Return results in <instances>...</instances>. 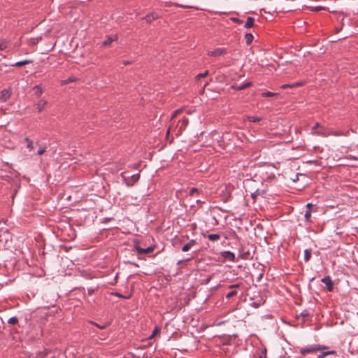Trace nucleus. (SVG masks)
<instances>
[{"mask_svg": "<svg viewBox=\"0 0 358 358\" xmlns=\"http://www.w3.org/2000/svg\"><path fill=\"white\" fill-rule=\"evenodd\" d=\"M328 349V346L320 345V344H315L310 345L308 347L302 348L300 349V353L301 355H305L306 353H313L317 351H320L322 350H327Z\"/></svg>", "mask_w": 358, "mask_h": 358, "instance_id": "f257e3e1", "label": "nucleus"}, {"mask_svg": "<svg viewBox=\"0 0 358 358\" xmlns=\"http://www.w3.org/2000/svg\"><path fill=\"white\" fill-rule=\"evenodd\" d=\"M329 129L322 126L317 130H311L310 134L313 135L320 136L322 137H328L329 136Z\"/></svg>", "mask_w": 358, "mask_h": 358, "instance_id": "f03ea898", "label": "nucleus"}, {"mask_svg": "<svg viewBox=\"0 0 358 358\" xmlns=\"http://www.w3.org/2000/svg\"><path fill=\"white\" fill-rule=\"evenodd\" d=\"M189 124L187 117H184L182 120H179L177 124L178 133L182 132Z\"/></svg>", "mask_w": 358, "mask_h": 358, "instance_id": "7ed1b4c3", "label": "nucleus"}, {"mask_svg": "<svg viewBox=\"0 0 358 358\" xmlns=\"http://www.w3.org/2000/svg\"><path fill=\"white\" fill-rule=\"evenodd\" d=\"M227 53V50L224 48H217L213 50L209 51L208 55L210 57H219Z\"/></svg>", "mask_w": 358, "mask_h": 358, "instance_id": "20e7f679", "label": "nucleus"}, {"mask_svg": "<svg viewBox=\"0 0 358 358\" xmlns=\"http://www.w3.org/2000/svg\"><path fill=\"white\" fill-rule=\"evenodd\" d=\"M221 256L227 259V260H229L231 262H236V257H235V255L234 252H231V251H229V250H226V251H222L221 252Z\"/></svg>", "mask_w": 358, "mask_h": 358, "instance_id": "39448f33", "label": "nucleus"}, {"mask_svg": "<svg viewBox=\"0 0 358 358\" xmlns=\"http://www.w3.org/2000/svg\"><path fill=\"white\" fill-rule=\"evenodd\" d=\"M321 282L326 285L328 291L331 292L333 290L334 284L330 276L327 275L322 278Z\"/></svg>", "mask_w": 358, "mask_h": 358, "instance_id": "423d86ee", "label": "nucleus"}, {"mask_svg": "<svg viewBox=\"0 0 358 358\" xmlns=\"http://www.w3.org/2000/svg\"><path fill=\"white\" fill-rule=\"evenodd\" d=\"M134 247L138 255L150 253L154 250V248L152 246L147 247L146 248H142L138 245L135 244Z\"/></svg>", "mask_w": 358, "mask_h": 358, "instance_id": "0eeeda50", "label": "nucleus"}, {"mask_svg": "<svg viewBox=\"0 0 358 358\" xmlns=\"http://www.w3.org/2000/svg\"><path fill=\"white\" fill-rule=\"evenodd\" d=\"M328 134H329V136H346L349 134V131H341V130L334 131L333 129H329Z\"/></svg>", "mask_w": 358, "mask_h": 358, "instance_id": "6e6552de", "label": "nucleus"}, {"mask_svg": "<svg viewBox=\"0 0 358 358\" xmlns=\"http://www.w3.org/2000/svg\"><path fill=\"white\" fill-rule=\"evenodd\" d=\"M159 17V15L155 12L146 15L143 19L148 22L150 23L152 21L157 20Z\"/></svg>", "mask_w": 358, "mask_h": 358, "instance_id": "1a4fd4ad", "label": "nucleus"}, {"mask_svg": "<svg viewBox=\"0 0 358 358\" xmlns=\"http://www.w3.org/2000/svg\"><path fill=\"white\" fill-rule=\"evenodd\" d=\"M196 244V241L194 239H192L190 240L188 243H187L186 244H185L182 247V252H187L190 250V248L192 247H193L194 245H195Z\"/></svg>", "mask_w": 358, "mask_h": 358, "instance_id": "9d476101", "label": "nucleus"}, {"mask_svg": "<svg viewBox=\"0 0 358 358\" xmlns=\"http://www.w3.org/2000/svg\"><path fill=\"white\" fill-rule=\"evenodd\" d=\"M117 40V36H107L106 39L102 43L103 46H106L110 45L112 42Z\"/></svg>", "mask_w": 358, "mask_h": 358, "instance_id": "9b49d317", "label": "nucleus"}, {"mask_svg": "<svg viewBox=\"0 0 358 358\" xmlns=\"http://www.w3.org/2000/svg\"><path fill=\"white\" fill-rule=\"evenodd\" d=\"M47 104H48L47 101H45V99H41L36 104V109L38 110V112H41L45 108V107L46 106Z\"/></svg>", "mask_w": 358, "mask_h": 358, "instance_id": "f8f14e48", "label": "nucleus"}, {"mask_svg": "<svg viewBox=\"0 0 358 358\" xmlns=\"http://www.w3.org/2000/svg\"><path fill=\"white\" fill-rule=\"evenodd\" d=\"M250 85H251V83L248 82V83H243L240 85H233V86H231V88H233L234 90H235L236 91H241V90H243L250 87Z\"/></svg>", "mask_w": 358, "mask_h": 358, "instance_id": "ddd939ff", "label": "nucleus"}, {"mask_svg": "<svg viewBox=\"0 0 358 358\" xmlns=\"http://www.w3.org/2000/svg\"><path fill=\"white\" fill-rule=\"evenodd\" d=\"M331 355H336V351H335V350H327V351L322 352L321 353H320L317 355V358H324L326 356Z\"/></svg>", "mask_w": 358, "mask_h": 358, "instance_id": "4468645a", "label": "nucleus"}, {"mask_svg": "<svg viewBox=\"0 0 358 358\" xmlns=\"http://www.w3.org/2000/svg\"><path fill=\"white\" fill-rule=\"evenodd\" d=\"M34 94L37 97H39L41 96V94L43 92L42 86L41 85H37L34 87Z\"/></svg>", "mask_w": 358, "mask_h": 358, "instance_id": "2eb2a0df", "label": "nucleus"}, {"mask_svg": "<svg viewBox=\"0 0 358 358\" xmlns=\"http://www.w3.org/2000/svg\"><path fill=\"white\" fill-rule=\"evenodd\" d=\"M140 178V176H139V173H136V174H134L131 176V179L132 180L131 182H126V185L128 186V187H130V186H132L134 185V182H136V181L138 180Z\"/></svg>", "mask_w": 358, "mask_h": 358, "instance_id": "dca6fc26", "label": "nucleus"}, {"mask_svg": "<svg viewBox=\"0 0 358 358\" xmlns=\"http://www.w3.org/2000/svg\"><path fill=\"white\" fill-rule=\"evenodd\" d=\"M31 62H32V60L25 59V60L17 62L16 63L13 64V66L20 67V66H22L24 65L31 64Z\"/></svg>", "mask_w": 358, "mask_h": 358, "instance_id": "f3484780", "label": "nucleus"}, {"mask_svg": "<svg viewBox=\"0 0 358 358\" xmlns=\"http://www.w3.org/2000/svg\"><path fill=\"white\" fill-rule=\"evenodd\" d=\"M254 23H255V18L252 17H248L247 18V20L245 22L244 27L247 29L250 28L254 26Z\"/></svg>", "mask_w": 358, "mask_h": 358, "instance_id": "a211bd4d", "label": "nucleus"}, {"mask_svg": "<svg viewBox=\"0 0 358 358\" xmlns=\"http://www.w3.org/2000/svg\"><path fill=\"white\" fill-rule=\"evenodd\" d=\"M207 237L210 241H216L220 239V236L218 234H208Z\"/></svg>", "mask_w": 358, "mask_h": 358, "instance_id": "6ab92c4d", "label": "nucleus"}, {"mask_svg": "<svg viewBox=\"0 0 358 358\" xmlns=\"http://www.w3.org/2000/svg\"><path fill=\"white\" fill-rule=\"evenodd\" d=\"M10 96V93L8 90H4L1 92V99L6 101Z\"/></svg>", "mask_w": 358, "mask_h": 358, "instance_id": "aec40b11", "label": "nucleus"}, {"mask_svg": "<svg viewBox=\"0 0 358 358\" xmlns=\"http://www.w3.org/2000/svg\"><path fill=\"white\" fill-rule=\"evenodd\" d=\"M253 38H254L253 35L250 33H247L245 35V40L248 45L250 44L252 42Z\"/></svg>", "mask_w": 358, "mask_h": 358, "instance_id": "412c9836", "label": "nucleus"}, {"mask_svg": "<svg viewBox=\"0 0 358 358\" xmlns=\"http://www.w3.org/2000/svg\"><path fill=\"white\" fill-rule=\"evenodd\" d=\"M311 250L309 249H306L304 250V260L305 262H308L310 260L311 257Z\"/></svg>", "mask_w": 358, "mask_h": 358, "instance_id": "4be33fe9", "label": "nucleus"}, {"mask_svg": "<svg viewBox=\"0 0 358 358\" xmlns=\"http://www.w3.org/2000/svg\"><path fill=\"white\" fill-rule=\"evenodd\" d=\"M24 140L27 143V148L29 150H32L34 149V144L32 140H31L29 137H26Z\"/></svg>", "mask_w": 358, "mask_h": 358, "instance_id": "5701e85b", "label": "nucleus"}, {"mask_svg": "<svg viewBox=\"0 0 358 358\" xmlns=\"http://www.w3.org/2000/svg\"><path fill=\"white\" fill-rule=\"evenodd\" d=\"M310 217H311V209H307L304 214L305 220L307 222H309Z\"/></svg>", "mask_w": 358, "mask_h": 358, "instance_id": "b1692460", "label": "nucleus"}, {"mask_svg": "<svg viewBox=\"0 0 358 358\" xmlns=\"http://www.w3.org/2000/svg\"><path fill=\"white\" fill-rule=\"evenodd\" d=\"M160 332V328L159 327H155L154 330L152 331V334L149 336V339H152L155 337V335L158 334Z\"/></svg>", "mask_w": 358, "mask_h": 358, "instance_id": "393cba45", "label": "nucleus"}, {"mask_svg": "<svg viewBox=\"0 0 358 358\" xmlns=\"http://www.w3.org/2000/svg\"><path fill=\"white\" fill-rule=\"evenodd\" d=\"M277 94L276 93H273V92H262V97H272V96H276Z\"/></svg>", "mask_w": 358, "mask_h": 358, "instance_id": "a878e982", "label": "nucleus"}, {"mask_svg": "<svg viewBox=\"0 0 358 358\" xmlns=\"http://www.w3.org/2000/svg\"><path fill=\"white\" fill-rule=\"evenodd\" d=\"M18 322V318L15 316H13L8 319V323L10 324H16Z\"/></svg>", "mask_w": 358, "mask_h": 358, "instance_id": "bb28decb", "label": "nucleus"}, {"mask_svg": "<svg viewBox=\"0 0 358 358\" xmlns=\"http://www.w3.org/2000/svg\"><path fill=\"white\" fill-rule=\"evenodd\" d=\"M248 120L252 122H258L262 120V117H255V116H250L248 117Z\"/></svg>", "mask_w": 358, "mask_h": 358, "instance_id": "cd10ccee", "label": "nucleus"}, {"mask_svg": "<svg viewBox=\"0 0 358 358\" xmlns=\"http://www.w3.org/2000/svg\"><path fill=\"white\" fill-rule=\"evenodd\" d=\"M8 47V43L6 41H0V50H4Z\"/></svg>", "mask_w": 358, "mask_h": 358, "instance_id": "c85d7f7f", "label": "nucleus"}, {"mask_svg": "<svg viewBox=\"0 0 358 358\" xmlns=\"http://www.w3.org/2000/svg\"><path fill=\"white\" fill-rule=\"evenodd\" d=\"M208 74V71H206L204 73H200L196 76V80H199L201 78L206 77Z\"/></svg>", "mask_w": 358, "mask_h": 358, "instance_id": "c756f323", "label": "nucleus"}, {"mask_svg": "<svg viewBox=\"0 0 358 358\" xmlns=\"http://www.w3.org/2000/svg\"><path fill=\"white\" fill-rule=\"evenodd\" d=\"M237 294V292L236 290H232L231 292H229L227 295H226V298L227 299H230L231 297L234 296H236Z\"/></svg>", "mask_w": 358, "mask_h": 358, "instance_id": "7c9ffc66", "label": "nucleus"}, {"mask_svg": "<svg viewBox=\"0 0 358 358\" xmlns=\"http://www.w3.org/2000/svg\"><path fill=\"white\" fill-rule=\"evenodd\" d=\"M241 286V283H236V284H232V285H229L228 288L234 289L236 288H239Z\"/></svg>", "mask_w": 358, "mask_h": 358, "instance_id": "2f4dec72", "label": "nucleus"}, {"mask_svg": "<svg viewBox=\"0 0 358 358\" xmlns=\"http://www.w3.org/2000/svg\"><path fill=\"white\" fill-rule=\"evenodd\" d=\"M114 295L117 296V297H119V298H124V299H129L130 296H131V295L125 296H123V295H122L121 294H120L118 292L114 293Z\"/></svg>", "mask_w": 358, "mask_h": 358, "instance_id": "473e14b6", "label": "nucleus"}, {"mask_svg": "<svg viewBox=\"0 0 358 358\" xmlns=\"http://www.w3.org/2000/svg\"><path fill=\"white\" fill-rule=\"evenodd\" d=\"M45 152V147H41L39 150L37 151V154L38 155H43Z\"/></svg>", "mask_w": 358, "mask_h": 358, "instance_id": "72a5a7b5", "label": "nucleus"}, {"mask_svg": "<svg viewBox=\"0 0 358 358\" xmlns=\"http://www.w3.org/2000/svg\"><path fill=\"white\" fill-rule=\"evenodd\" d=\"M322 9H324V8L322 7V6H315V7L311 8V10H313V11H320Z\"/></svg>", "mask_w": 358, "mask_h": 358, "instance_id": "f704fd0d", "label": "nucleus"}, {"mask_svg": "<svg viewBox=\"0 0 358 358\" xmlns=\"http://www.w3.org/2000/svg\"><path fill=\"white\" fill-rule=\"evenodd\" d=\"M76 80V78L74 77H70L67 80L64 81V84H67L70 82H74Z\"/></svg>", "mask_w": 358, "mask_h": 358, "instance_id": "c9c22d12", "label": "nucleus"}, {"mask_svg": "<svg viewBox=\"0 0 358 358\" xmlns=\"http://www.w3.org/2000/svg\"><path fill=\"white\" fill-rule=\"evenodd\" d=\"M322 127V125L318 123V122H316L315 124V125L312 127L311 130H317L319 129L320 127Z\"/></svg>", "mask_w": 358, "mask_h": 358, "instance_id": "e433bc0d", "label": "nucleus"}, {"mask_svg": "<svg viewBox=\"0 0 358 358\" xmlns=\"http://www.w3.org/2000/svg\"><path fill=\"white\" fill-rule=\"evenodd\" d=\"M196 192H198V189L196 187H192L189 191V195L192 196Z\"/></svg>", "mask_w": 358, "mask_h": 358, "instance_id": "4c0bfd02", "label": "nucleus"}, {"mask_svg": "<svg viewBox=\"0 0 358 358\" xmlns=\"http://www.w3.org/2000/svg\"><path fill=\"white\" fill-rule=\"evenodd\" d=\"M231 21H233L236 23H238V24H241L243 22V20H241L237 17H231Z\"/></svg>", "mask_w": 358, "mask_h": 358, "instance_id": "58836bf2", "label": "nucleus"}, {"mask_svg": "<svg viewBox=\"0 0 358 358\" xmlns=\"http://www.w3.org/2000/svg\"><path fill=\"white\" fill-rule=\"evenodd\" d=\"M347 159H354V160H358V157L357 156H354V155H348L347 157H346Z\"/></svg>", "mask_w": 358, "mask_h": 358, "instance_id": "ea45409f", "label": "nucleus"}, {"mask_svg": "<svg viewBox=\"0 0 358 358\" xmlns=\"http://www.w3.org/2000/svg\"><path fill=\"white\" fill-rule=\"evenodd\" d=\"M301 315L303 317H306L309 315L308 313L307 310H303L301 313Z\"/></svg>", "mask_w": 358, "mask_h": 358, "instance_id": "a19ab883", "label": "nucleus"}, {"mask_svg": "<svg viewBox=\"0 0 358 358\" xmlns=\"http://www.w3.org/2000/svg\"><path fill=\"white\" fill-rule=\"evenodd\" d=\"M266 349L264 348L262 351V353L261 355H259V358H266Z\"/></svg>", "mask_w": 358, "mask_h": 358, "instance_id": "79ce46f5", "label": "nucleus"}, {"mask_svg": "<svg viewBox=\"0 0 358 358\" xmlns=\"http://www.w3.org/2000/svg\"><path fill=\"white\" fill-rule=\"evenodd\" d=\"M92 324L95 325L96 327H97L98 328L101 329H103L106 328V325H103V326H100L98 324L95 323V322H92Z\"/></svg>", "mask_w": 358, "mask_h": 358, "instance_id": "37998d69", "label": "nucleus"}, {"mask_svg": "<svg viewBox=\"0 0 358 358\" xmlns=\"http://www.w3.org/2000/svg\"><path fill=\"white\" fill-rule=\"evenodd\" d=\"M180 111H181L180 110H175V111L173 112V113L172 114V117H172V119H173V118H174L175 117H176V115H177L179 113H180Z\"/></svg>", "mask_w": 358, "mask_h": 358, "instance_id": "c03bdc74", "label": "nucleus"}, {"mask_svg": "<svg viewBox=\"0 0 358 358\" xmlns=\"http://www.w3.org/2000/svg\"><path fill=\"white\" fill-rule=\"evenodd\" d=\"M301 83H293L292 84V85L290 86V87H297V86H299L301 85Z\"/></svg>", "mask_w": 358, "mask_h": 358, "instance_id": "a18cd8bd", "label": "nucleus"}, {"mask_svg": "<svg viewBox=\"0 0 358 358\" xmlns=\"http://www.w3.org/2000/svg\"><path fill=\"white\" fill-rule=\"evenodd\" d=\"M258 194H259V191L257 190L256 192H255L254 193L252 194V197L255 198Z\"/></svg>", "mask_w": 358, "mask_h": 358, "instance_id": "49530a36", "label": "nucleus"}, {"mask_svg": "<svg viewBox=\"0 0 358 358\" xmlns=\"http://www.w3.org/2000/svg\"><path fill=\"white\" fill-rule=\"evenodd\" d=\"M252 306L255 308H258L260 306V304L256 302H253Z\"/></svg>", "mask_w": 358, "mask_h": 358, "instance_id": "de8ad7c7", "label": "nucleus"}, {"mask_svg": "<svg viewBox=\"0 0 358 358\" xmlns=\"http://www.w3.org/2000/svg\"><path fill=\"white\" fill-rule=\"evenodd\" d=\"M291 85H292V84H291V85H289V84H285V85H283L282 86V89H285V88H287V87H290V86H291Z\"/></svg>", "mask_w": 358, "mask_h": 358, "instance_id": "09e8293b", "label": "nucleus"}, {"mask_svg": "<svg viewBox=\"0 0 358 358\" xmlns=\"http://www.w3.org/2000/svg\"><path fill=\"white\" fill-rule=\"evenodd\" d=\"M312 206H313V205H312V203H308L306 204V208H307V209H311Z\"/></svg>", "mask_w": 358, "mask_h": 358, "instance_id": "8fccbe9b", "label": "nucleus"}, {"mask_svg": "<svg viewBox=\"0 0 358 358\" xmlns=\"http://www.w3.org/2000/svg\"><path fill=\"white\" fill-rule=\"evenodd\" d=\"M131 64V62H128V61H124V62H123V64H124V65H128V64Z\"/></svg>", "mask_w": 358, "mask_h": 358, "instance_id": "3c124183", "label": "nucleus"}, {"mask_svg": "<svg viewBox=\"0 0 358 358\" xmlns=\"http://www.w3.org/2000/svg\"><path fill=\"white\" fill-rule=\"evenodd\" d=\"M93 292H94V290H93V289H89V290H88V294H89V295H92V293H93Z\"/></svg>", "mask_w": 358, "mask_h": 358, "instance_id": "603ef678", "label": "nucleus"}, {"mask_svg": "<svg viewBox=\"0 0 358 358\" xmlns=\"http://www.w3.org/2000/svg\"><path fill=\"white\" fill-rule=\"evenodd\" d=\"M210 279H211V277H209L208 278H207L206 282H208L210 280Z\"/></svg>", "mask_w": 358, "mask_h": 358, "instance_id": "864d4df0", "label": "nucleus"}, {"mask_svg": "<svg viewBox=\"0 0 358 358\" xmlns=\"http://www.w3.org/2000/svg\"><path fill=\"white\" fill-rule=\"evenodd\" d=\"M308 163L313 164V163H314V162L313 161H309V162H308Z\"/></svg>", "mask_w": 358, "mask_h": 358, "instance_id": "5fc2aeb1", "label": "nucleus"}, {"mask_svg": "<svg viewBox=\"0 0 358 358\" xmlns=\"http://www.w3.org/2000/svg\"><path fill=\"white\" fill-rule=\"evenodd\" d=\"M182 262V260L179 261V262H178V264H180Z\"/></svg>", "mask_w": 358, "mask_h": 358, "instance_id": "6e6d98bb", "label": "nucleus"}]
</instances>
